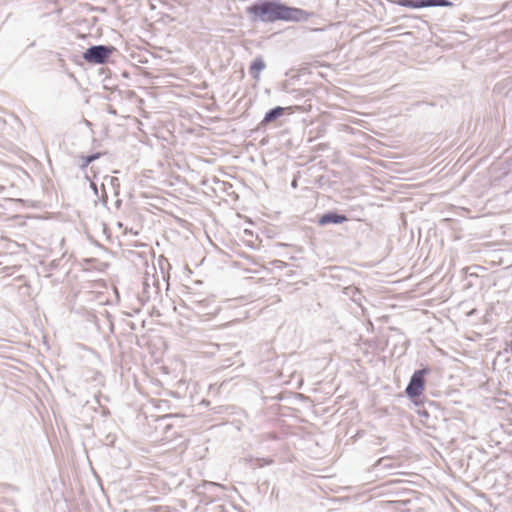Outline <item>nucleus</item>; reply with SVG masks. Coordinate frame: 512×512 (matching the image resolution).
<instances>
[{"mask_svg": "<svg viewBox=\"0 0 512 512\" xmlns=\"http://www.w3.org/2000/svg\"><path fill=\"white\" fill-rule=\"evenodd\" d=\"M184 307L200 317L203 322L214 318L222 309L214 295L205 296L200 293H188Z\"/></svg>", "mask_w": 512, "mask_h": 512, "instance_id": "1", "label": "nucleus"}, {"mask_svg": "<svg viewBox=\"0 0 512 512\" xmlns=\"http://www.w3.org/2000/svg\"><path fill=\"white\" fill-rule=\"evenodd\" d=\"M411 499H405V500H395L391 503L393 504L394 508L401 511H407L406 507L411 503Z\"/></svg>", "mask_w": 512, "mask_h": 512, "instance_id": "17", "label": "nucleus"}, {"mask_svg": "<svg viewBox=\"0 0 512 512\" xmlns=\"http://www.w3.org/2000/svg\"><path fill=\"white\" fill-rule=\"evenodd\" d=\"M169 417H170V415H165V416L161 417L158 421H161V422L165 421Z\"/></svg>", "mask_w": 512, "mask_h": 512, "instance_id": "27", "label": "nucleus"}, {"mask_svg": "<svg viewBox=\"0 0 512 512\" xmlns=\"http://www.w3.org/2000/svg\"><path fill=\"white\" fill-rule=\"evenodd\" d=\"M251 132H259L260 130L259 129H256V130H250Z\"/></svg>", "mask_w": 512, "mask_h": 512, "instance_id": "34", "label": "nucleus"}, {"mask_svg": "<svg viewBox=\"0 0 512 512\" xmlns=\"http://www.w3.org/2000/svg\"><path fill=\"white\" fill-rule=\"evenodd\" d=\"M8 490L17 491L18 488L11 484L0 483V493H6Z\"/></svg>", "mask_w": 512, "mask_h": 512, "instance_id": "18", "label": "nucleus"}, {"mask_svg": "<svg viewBox=\"0 0 512 512\" xmlns=\"http://www.w3.org/2000/svg\"><path fill=\"white\" fill-rule=\"evenodd\" d=\"M342 128L348 129V128H349V126H348V125L343 124V125H342Z\"/></svg>", "mask_w": 512, "mask_h": 512, "instance_id": "33", "label": "nucleus"}, {"mask_svg": "<svg viewBox=\"0 0 512 512\" xmlns=\"http://www.w3.org/2000/svg\"><path fill=\"white\" fill-rule=\"evenodd\" d=\"M432 369L427 364H421L419 369H416L404 390L405 396L412 405H420L423 400L428 399L425 395L427 376L430 375Z\"/></svg>", "mask_w": 512, "mask_h": 512, "instance_id": "4", "label": "nucleus"}, {"mask_svg": "<svg viewBox=\"0 0 512 512\" xmlns=\"http://www.w3.org/2000/svg\"><path fill=\"white\" fill-rule=\"evenodd\" d=\"M107 154V151L106 150H96V151H92L88 154H80L78 156V168L81 170V171H86V169L88 168V166L93 163L95 160H98L100 159L102 156L106 155Z\"/></svg>", "mask_w": 512, "mask_h": 512, "instance_id": "10", "label": "nucleus"}, {"mask_svg": "<svg viewBox=\"0 0 512 512\" xmlns=\"http://www.w3.org/2000/svg\"><path fill=\"white\" fill-rule=\"evenodd\" d=\"M412 492H413L412 490L405 489V490H402V491H398V492H396L395 494H396V495H401V494H410V493H412Z\"/></svg>", "mask_w": 512, "mask_h": 512, "instance_id": "25", "label": "nucleus"}, {"mask_svg": "<svg viewBox=\"0 0 512 512\" xmlns=\"http://www.w3.org/2000/svg\"><path fill=\"white\" fill-rule=\"evenodd\" d=\"M416 410L415 412L420 418V423L427 429L437 430L438 423L440 420L445 421L444 410L440 406V403L426 399L420 405H413Z\"/></svg>", "mask_w": 512, "mask_h": 512, "instance_id": "5", "label": "nucleus"}, {"mask_svg": "<svg viewBox=\"0 0 512 512\" xmlns=\"http://www.w3.org/2000/svg\"><path fill=\"white\" fill-rule=\"evenodd\" d=\"M370 131H371V132H373V133H375L376 135H380V134L377 132V130L371 129Z\"/></svg>", "mask_w": 512, "mask_h": 512, "instance_id": "31", "label": "nucleus"}, {"mask_svg": "<svg viewBox=\"0 0 512 512\" xmlns=\"http://www.w3.org/2000/svg\"><path fill=\"white\" fill-rule=\"evenodd\" d=\"M348 220V217L344 213H340L338 210H328L318 216L317 224L319 226L327 225H339Z\"/></svg>", "mask_w": 512, "mask_h": 512, "instance_id": "9", "label": "nucleus"}, {"mask_svg": "<svg viewBox=\"0 0 512 512\" xmlns=\"http://www.w3.org/2000/svg\"><path fill=\"white\" fill-rule=\"evenodd\" d=\"M116 51L112 45H92L83 52V59L89 64H105Z\"/></svg>", "mask_w": 512, "mask_h": 512, "instance_id": "6", "label": "nucleus"}, {"mask_svg": "<svg viewBox=\"0 0 512 512\" xmlns=\"http://www.w3.org/2000/svg\"><path fill=\"white\" fill-rule=\"evenodd\" d=\"M108 130H99V136H96L95 130H91V142L93 149H99L104 146L105 137L107 136Z\"/></svg>", "mask_w": 512, "mask_h": 512, "instance_id": "14", "label": "nucleus"}, {"mask_svg": "<svg viewBox=\"0 0 512 512\" xmlns=\"http://www.w3.org/2000/svg\"><path fill=\"white\" fill-rule=\"evenodd\" d=\"M266 67L265 61L261 56L256 57L250 64L249 73L251 77L255 80H258L260 77V72L263 71Z\"/></svg>", "mask_w": 512, "mask_h": 512, "instance_id": "13", "label": "nucleus"}, {"mask_svg": "<svg viewBox=\"0 0 512 512\" xmlns=\"http://www.w3.org/2000/svg\"><path fill=\"white\" fill-rule=\"evenodd\" d=\"M281 7L280 0H256L246 8V13L253 23H274L281 21Z\"/></svg>", "mask_w": 512, "mask_h": 512, "instance_id": "2", "label": "nucleus"}, {"mask_svg": "<svg viewBox=\"0 0 512 512\" xmlns=\"http://www.w3.org/2000/svg\"><path fill=\"white\" fill-rule=\"evenodd\" d=\"M328 148V145L327 144H320L319 145V150H325Z\"/></svg>", "mask_w": 512, "mask_h": 512, "instance_id": "26", "label": "nucleus"}, {"mask_svg": "<svg viewBox=\"0 0 512 512\" xmlns=\"http://www.w3.org/2000/svg\"><path fill=\"white\" fill-rule=\"evenodd\" d=\"M352 135L358 136L360 138L359 144L363 145L368 149H376L378 145L381 144L379 140L374 137L366 134L363 130H348Z\"/></svg>", "mask_w": 512, "mask_h": 512, "instance_id": "11", "label": "nucleus"}, {"mask_svg": "<svg viewBox=\"0 0 512 512\" xmlns=\"http://www.w3.org/2000/svg\"><path fill=\"white\" fill-rule=\"evenodd\" d=\"M50 266H51L52 268L56 267V263H55V261H52V262H51V264H50Z\"/></svg>", "mask_w": 512, "mask_h": 512, "instance_id": "29", "label": "nucleus"}, {"mask_svg": "<svg viewBox=\"0 0 512 512\" xmlns=\"http://www.w3.org/2000/svg\"><path fill=\"white\" fill-rule=\"evenodd\" d=\"M270 139L272 140L273 147L275 149H290L298 147L300 144L299 140H295L290 136V130H280L275 136H272Z\"/></svg>", "mask_w": 512, "mask_h": 512, "instance_id": "8", "label": "nucleus"}, {"mask_svg": "<svg viewBox=\"0 0 512 512\" xmlns=\"http://www.w3.org/2000/svg\"><path fill=\"white\" fill-rule=\"evenodd\" d=\"M423 7L429 8V7H452L453 2L449 0H422Z\"/></svg>", "mask_w": 512, "mask_h": 512, "instance_id": "15", "label": "nucleus"}, {"mask_svg": "<svg viewBox=\"0 0 512 512\" xmlns=\"http://www.w3.org/2000/svg\"><path fill=\"white\" fill-rule=\"evenodd\" d=\"M102 400L108 402L109 401V397L105 396V395H102L101 393L95 395V401L98 404V406L103 405L102 404Z\"/></svg>", "mask_w": 512, "mask_h": 512, "instance_id": "20", "label": "nucleus"}, {"mask_svg": "<svg viewBox=\"0 0 512 512\" xmlns=\"http://www.w3.org/2000/svg\"><path fill=\"white\" fill-rule=\"evenodd\" d=\"M85 178H86V180H88L89 182H92V181H91V179H90V177H89V175H87V174H86V175H85Z\"/></svg>", "mask_w": 512, "mask_h": 512, "instance_id": "32", "label": "nucleus"}, {"mask_svg": "<svg viewBox=\"0 0 512 512\" xmlns=\"http://www.w3.org/2000/svg\"><path fill=\"white\" fill-rule=\"evenodd\" d=\"M116 441V435L112 433H108L105 437V444L108 446H113Z\"/></svg>", "mask_w": 512, "mask_h": 512, "instance_id": "19", "label": "nucleus"}, {"mask_svg": "<svg viewBox=\"0 0 512 512\" xmlns=\"http://www.w3.org/2000/svg\"><path fill=\"white\" fill-rule=\"evenodd\" d=\"M195 130H185L186 133H193ZM151 137L148 143L151 147H160L168 156V152L173 150L178 152L179 148L184 145V130H151Z\"/></svg>", "mask_w": 512, "mask_h": 512, "instance_id": "3", "label": "nucleus"}, {"mask_svg": "<svg viewBox=\"0 0 512 512\" xmlns=\"http://www.w3.org/2000/svg\"><path fill=\"white\" fill-rule=\"evenodd\" d=\"M90 188L94 191L95 195H98L97 184L95 182H90Z\"/></svg>", "mask_w": 512, "mask_h": 512, "instance_id": "24", "label": "nucleus"}, {"mask_svg": "<svg viewBox=\"0 0 512 512\" xmlns=\"http://www.w3.org/2000/svg\"><path fill=\"white\" fill-rule=\"evenodd\" d=\"M99 408H101V415L103 417H107L110 415V409L108 407L101 405V406H99Z\"/></svg>", "mask_w": 512, "mask_h": 512, "instance_id": "23", "label": "nucleus"}, {"mask_svg": "<svg viewBox=\"0 0 512 512\" xmlns=\"http://www.w3.org/2000/svg\"><path fill=\"white\" fill-rule=\"evenodd\" d=\"M269 141H270V140H268V139L266 140L265 138H263L260 142H261V144L263 145V144H265V143H268Z\"/></svg>", "mask_w": 512, "mask_h": 512, "instance_id": "28", "label": "nucleus"}, {"mask_svg": "<svg viewBox=\"0 0 512 512\" xmlns=\"http://www.w3.org/2000/svg\"><path fill=\"white\" fill-rule=\"evenodd\" d=\"M281 21L285 22H306L314 16L313 12H308L298 7L288 6L282 2Z\"/></svg>", "mask_w": 512, "mask_h": 512, "instance_id": "7", "label": "nucleus"}, {"mask_svg": "<svg viewBox=\"0 0 512 512\" xmlns=\"http://www.w3.org/2000/svg\"><path fill=\"white\" fill-rule=\"evenodd\" d=\"M504 352L512 354V339L505 342Z\"/></svg>", "mask_w": 512, "mask_h": 512, "instance_id": "22", "label": "nucleus"}, {"mask_svg": "<svg viewBox=\"0 0 512 512\" xmlns=\"http://www.w3.org/2000/svg\"><path fill=\"white\" fill-rule=\"evenodd\" d=\"M379 443L385 440V437H378Z\"/></svg>", "mask_w": 512, "mask_h": 512, "instance_id": "30", "label": "nucleus"}, {"mask_svg": "<svg viewBox=\"0 0 512 512\" xmlns=\"http://www.w3.org/2000/svg\"><path fill=\"white\" fill-rule=\"evenodd\" d=\"M396 4L401 7H407L412 9L424 8L422 0H397Z\"/></svg>", "mask_w": 512, "mask_h": 512, "instance_id": "16", "label": "nucleus"}, {"mask_svg": "<svg viewBox=\"0 0 512 512\" xmlns=\"http://www.w3.org/2000/svg\"><path fill=\"white\" fill-rule=\"evenodd\" d=\"M105 180H106V181H109V183H110L113 187H115V186H119V180H118V178H116V177L106 176V177H105Z\"/></svg>", "mask_w": 512, "mask_h": 512, "instance_id": "21", "label": "nucleus"}, {"mask_svg": "<svg viewBox=\"0 0 512 512\" xmlns=\"http://www.w3.org/2000/svg\"><path fill=\"white\" fill-rule=\"evenodd\" d=\"M289 110V108L287 107H282V106H276L270 110H268L264 117H263V120L261 122V125H268L276 120H278L279 118H281L282 116H284L285 112H287Z\"/></svg>", "mask_w": 512, "mask_h": 512, "instance_id": "12", "label": "nucleus"}]
</instances>
